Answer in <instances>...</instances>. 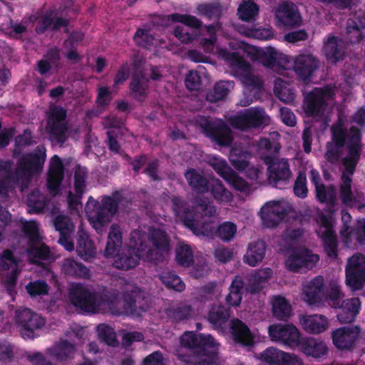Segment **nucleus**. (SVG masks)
Segmentation results:
<instances>
[{
	"label": "nucleus",
	"instance_id": "nucleus-1",
	"mask_svg": "<svg viewBox=\"0 0 365 365\" xmlns=\"http://www.w3.org/2000/svg\"><path fill=\"white\" fill-rule=\"evenodd\" d=\"M147 239L145 232L135 230L130 233L129 246L120 250L123 243L122 232L117 224H113L108 235L105 256L107 258L115 256L113 264L118 269L128 271L133 269L145 255Z\"/></svg>",
	"mask_w": 365,
	"mask_h": 365
},
{
	"label": "nucleus",
	"instance_id": "nucleus-2",
	"mask_svg": "<svg viewBox=\"0 0 365 365\" xmlns=\"http://www.w3.org/2000/svg\"><path fill=\"white\" fill-rule=\"evenodd\" d=\"M45 160L46 153L38 148L19 158L15 170L11 160H0V195L7 194L13 185L27 187L31 178L42 171Z\"/></svg>",
	"mask_w": 365,
	"mask_h": 365
},
{
	"label": "nucleus",
	"instance_id": "nucleus-3",
	"mask_svg": "<svg viewBox=\"0 0 365 365\" xmlns=\"http://www.w3.org/2000/svg\"><path fill=\"white\" fill-rule=\"evenodd\" d=\"M121 199L119 191L113 192L112 196H103L101 204L89 197L86 211L90 223L98 232H102L103 228L110 222L118 210Z\"/></svg>",
	"mask_w": 365,
	"mask_h": 365
},
{
	"label": "nucleus",
	"instance_id": "nucleus-4",
	"mask_svg": "<svg viewBox=\"0 0 365 365\" xmlns=\"http://www.w3.org/2000/svg\"><path fill=\"white\" fill-rule=\"evenodd\" d=\"M184 347L195 349L201 356L207 357L197 361L196 365H213L218 360L219 344L210 334H196L194 331L185 332L181 338Z\"/></svg>",
	"mask_w": 365,
	"mask_h": 365
},
{
	"label": "nucleus",
	"instance_id": "nucleus-5",
	"mask_svg": "<svg viewBox=\"0 0 365 365\" xmlns=\"http://www.w3.org/2000/svg\"><path fill=\"white\" fill-rule=\"evenodd\" d=\"M69 295L71 303L76 307L92 314L99 313L103 305L109 304L111 302L107 296L91 292L80 284L71 288Z\"/></svg>",
	"mask_w": 365,
	"mask_h": 365
},
{
	"label": "nucleus",
	"instance_id": "nucleus-6",
	"mask_svg": "<svg viewBox=\"0 0 365 365\" xmlns=\"http://www.w3.org/2000/svg\"><path fill=\"white\" fill-rule=\"evenodd\" d=\"M171 208L175 216L182 221L184 226L190 230L197 236H206L205 225L200 223L195 218L193 208L183 197L173 196L171 198Z\"/></svg>",
	"mask_w": 365,
	"mask_h": 365
},
{
	"label": "nucleus",
	"instance_id": "nucleus-7",
	"mask_svg": "<svg viewBox=\"0 0 365 365\" xmlns=\"http://www.w3.org/2000/svg\"><path fill=\"white\" fill-rule=\"evenodd\" d=\"M267 117L263 108L251 107L231 115L228 122L235 129L247 131L266 125Z\"/></svg>",
	"mask_w": 365,
	"mask_h": 365
},
{
	"label": "nucleus",
	"instance_id": "nucleus-8",
	"mask_svg": "<svg viewBox=\"0 0 365 365\" xmlns=\"http://www.w3.org/2000/svg\"><path fill=\"white\" fill-rule=\"evenodd\" d=\"M67 111L61 106H55L51 109L46 121V132L50 138L63 145L68 139V126L66 121Z\"/></svg>",
	"mask_w": 365,
	"mask_h": 365
},
{
	"label": "nucleus",
	"instance_id": "nucleus-9",
	"mask_svg": "<svg viewBox=\"0 0 365 365\" xmlns=\"http://www.w3.org/2000/svg\"><path fill=\"white\" fill-rule=\"evenodd\" d=\"M267 165L268 181L278 189H282L288 184L292 177V171L287 160L267 156L264 158Z\"/></svg>",
	"mask_w": 365,
	"mask_h": 365
},
{
	"label": "nucleus",
	"instance_id": "nucleus-10",
	"mask_svg": "<svg viewBox=\"0 0 365 365\" xmlns=\"http://www.w3.org/2000/svg\"><path fill=\"white\" fill-rule=\"evenodd\" d=\"M201 127L205 135L217 145L228 147L232 144L233 141L232 130L223 120L205 119Z\"/></svg>",
	"mask_w": 365,
	"mask_h": 365
},
{
	"label": "nucleus",
	"instance_id": "nucleus-11",
	"mask_svg": "<svg viewBox=\"0 0 365 365\" xmlns=\"http://www.w3.org/2000/svg\"><path fill=\"white\" fill-rule=\"evenodd\" d=\"M15 318L24 339L36 338L35 331L40 329L45 324L44 319L29 308L17 309Z\"/></svg>",
	"mask_w": 365,
	"mask_h": 365
},
{
	"label": "nucleus",
	"instance_id": "nucleus-12",
	"mask_svg": "<svg viewBox=\"0 0 365 365\" xmlns=\"http://www.w3.org/2000/svg\"><path fill=\"white\" fill-rule=\"evenodd\" d=\"M148 248L145 251L147 260L157 262H162L164 254L170 250V239L167 233L161 230H154L147 234Z\"/></svg>",
	"mask_w": 365,
	"mask_h": 365
},
{
	"label": "nucleus",
	"instance_id": "nucleus-13",
	"mask_svg": "<svg viewBox=\"0 0 365 365\" xmlns=\"http://www.w3.org/2000/svg\"><path fill=\"white\" fill-rule=\"evenodd\" d=\"M319 259L318 255H314L306 248L297 247L294 248L285 260L286 268L292 272H301L310 269Z\"/></svg>",
	"mask_w": 365,
	"mask_h": 365
},
{
	"label": "nucleus",
	"instance_id": "nucleus-14",
	"mask_svg": "<svg viewBox=\"0 0 365 365\" xmlns=\"http://www.w3.org/2000/svg\"><path fill=\"white\" fill-rule=\"evenodd\" d=\"M346 282L353 290H359L365 283V256L357 253L349 258L346 266Z\"/></svg>",
	"mask_w": 365,
	"mask_h": 365
},
{
	"label": "nucleus",
	"instance_id": "nucleus-15",
	"mask_svg": "<svg viewBox=\"0 0 365 365\" xmlns=\"http://www.w3.org/2000/svg\"><path fill=\"white\" fill-rule=\"evenodd\" d=\"M360 137L358 133H354L351 138V144L349 146V152L346 157L342 158V165L344 170L341 175L343 183L341 185H351V175L355 172L357 164L361 157V148L359 145Z\"/></svg>",
	"mask_w": 365,
	"mask_h": 365
},
{
	"label": "nucleus",
	"instance_id": "nucleus-16",
	"mask_svg": "<svg viewBox=\"0 0 365 365\" xmlns=\"http://www.w3.org/2000/svg\"><path fill=\"white\" fill-rule=\"evenodd\" d=\"M268 334L272 341H281L291 348L299 344L301 334L298 329L292 324H272L268 328Z\"/></svg>",
	"mask_w": 365,
	"mask_h": 365
},
{
	"label": "nucleus",
	"instance_id": "nucleus-17",
	"mask_svg": "<svg viewBox=\"0 0 365 365\" xmlns=\"http://www.w3.org/2000/svg\"><path fill=\"white\" fill-rule=\"evenodd\" d=\"M18 262L11 250L6 249L0 252V271L9 270L14 267L4 280V287L10 295L16 292L17 279L20 272L17 268Z\"/></svg>",
	"mask_w": 365,
	"mask_h": 365
},
{
	"label": "nucleus",
	"instance_id": "nucleus-18",
	"mask_svg": "<svg viewBox=\"0 0 365 365\" xmlns=\"http://www.w3.org/2000/svg\"><path fill=\"white\" fill-rule=\"evenodd\" d=\"M345 118L339 115L337 120L333 123L330 128L331 134V142L341 146H344L346 143L347 147V153L349 152V146L351 144V138L354 133H358L360 137V142L359 145L362 151V134L361 130L354 125L349 128V130L344 125Z\"/></svg>",
	"mask_w": 365,
	"mask_h": 365
},
{
	"label": "nucleus",
	"instance_id": "nucleus-19",
	"mask_svg": "<svg viewBox=\"0 0 365 365\" xmlns=\"http://www.w3.org/2000/svg\"><path fill=\"white\" fill-rule=\"evenodd\" d=\"M360 329L358 327H343L331 332L333 344L341 351H352L359 339Z\"/></svg>",
	"mask_w": 365,
	"mask_h": 365
},
{
	"label": "nucleus",
	"instance_id": "nucleus-20",
	"mask_svg": "<svg viewBox=\"0 0 365 365\" xmlns=\"http://www.w3.org/2000/svg\"><path fill=\"white\" fill-rule=\"evenodd\" d=\"M277 25L286 28H294L300 25L301 16L292 2H284L280 4L275 12Z\"/></svg>",
	"mask_w": 365,
	"mask_h": 365
},
{
	"label": "nucleus",
	"instance_id": "nucleus-21",
	"mask_svg": "<svg viewBox=\"0 0 365 365\" xmlns=\"http://www.w3.org/2000/svg\"><path fill=\"white\" fill-rule=\"evenodd\" d=\"M64 178V167L62 160L57 155H53L50 162L47 178V188L51 194L56 195Z\"/></svg>",
	"mask_w": 365,
	"mask_h": 365
},
{
	"label": "nucleus",
	"instance_id": "nucleus-22",
	"mask_svg": "<svg viewBox=\"0 0 365 365\" xmlns=\"http://www.w3.org/2000/svg\"><path fill=\"white\" fill-rule=\"evenodd\" d=\"M361 302L358 297L343 299L336 307V317L341 324H349L355 321L361 309Z\"/></svg>",
	"mask_w": 365,
	"mask_h": 365
},
{
	"label": "nucleus",
	"instance_id": "nucleus-23",
	"mask_svg": "<svg viewBox=\"0 0 365 365\" xmlns=\"http://www.w3.org/2000/svg\"><path fill=\"white\" fill-rule=\"evenodd\" d=\"M287 215V209L278 202L267 203L260 212L263 225L269 228L277 226Z\"/></svg>",
	"mask_w": 365,
	"mask_h": 365
},
{
	"label": "nucleus",
	"instance_id": "nucleus-24",
	"mask_svg": "<svg viewBox=\"0 0 365 365\" xmlns=\"http://www.w3.org/2000/svg\"><path fill=\"white\" fill-rule=\"evenodd\" d=\"M184 177L193 192L197 195L208 193L211 179L207 178L202 170L189 168L185 171Z\"/></svg>",
	"mask_w": 365,
	"mask_h": 365
},
{
	"label": "nucleus",
	"instance_id": "nucleus-25",
	"mask_svg": "<svg viewBox=\"0 0 365 365\" xmlns=\"http://www.w3.org/2000/svg\"><path fill=\"white\" fill-rule=\"evenodd\" d=\"M317 68V60L311 54H299L294 59V71L304 82L312 77Z\"/></svg>",
	"mask_w": 365,
	"mask_h": 365
},
{
	"label": "nucleus",
	"instance_id": "nucleus-26",
	"mask_svg": "<svg viewBox=\"0 0 365 365\" xmlns=\"http://www.w3.org/2000/svg\"><path fill=\"white\" fill-rule=\"evenodd\" d=\"M344 297V294L337 282L331 281L329 285L325 287L324 278L321 276V304H327L331 308L335 309L339 307Z\"/></svg>",
	"mask_w": 365,
	"mask_h": 365
},
{
	"label": "nucleus",
	"instance_id": "nucleus-27",
	"mask_svg": "<svg viewBox=\"0 0 365 365\" xmlns=\"http://www.w3.org/2000/svg\"><path fill=\"white\" fill-rule=\"evenodd\" d=\"M256 56L264 66L269 68H284V64L287 62L286 56L278 53L272 47L258 49L256 52Z\"/></svg>",
	"mask_w": 365,
	"mask_h": 365
},
{
	"label": "nucleus",
	"instance_id": "nucleus-28",
	"mask_svg": "<svg viewBox=\"0 0 365 365\" xmlns=\"http://www.w3.org/2000/svg\"><path fill=\"white\" fill-rule=\"evenodd\" d=\"M76 250L77 255L86 261L94 258L96 254L93 242L83 228H80L76 235Z\"/></svg>",
	"mask_w": 365,
	"mask_h": 365
},
{
	"label": "nucleus",
	"instance_id": "nucleus-29",
	"mask_svg": "<svg viewBox=\"0 0 365 365\" xmlns=\"http://www.w3.org/2000/svg\"><path fill=\"white\" fill-rule=\"evenodd\" d=\"M231 334L235 342L244 346H252L254 337L247 325L236 318L231 321Z\"/></svg>",
	"mask_w": 365,
	"mask_h": 365
},
{
	"label": "nucleus",
	"instance_id": "nucleus-30",
	"mask_svg": "<svg viewBox=\"0 0 365 365\" xmlns=\"http://www.w3.org/2000/svg\"><path fill=\"white\" fill-rule=\"evenodd\" d=\"M324 54L329 62L336 64L343 61L345 56V48L343 42L337 36L330 37L324 46Z\"/></svg>",
	"mask_w": 365,
	"mask_h": 365
},
{
	"label": "nucleus",
	"instance_id": "nucleus-31",
	"mask_svg": "<svg viewBox=\"0 0 365 365\" xmlns=\"http://www.w3.org/2000/svg\"><path fill=\"white\" fill-rule=\"evenodd\" d=\"M68 25V21L62 17L53 18L51 13H46L38 20L35 31L38 34H44L48 29L58 31Z\"/></svg>",
	"mask_w": 365,
	"mask_h": 365
},
{
	"label": "nucleus",
	"instance_id": "nucleus-32",
	"mask_svg": "<svg viewBox=\"0 0 365 365\" xmlns=\"http://www.w3.org/2000/svg\"><path fill=\"white\" fill-rule=\"evenodd\" d=\"M272 273L270 268L255 272L250 276L248 283L245 287V290L252 294L259 293L262 289L264 284L271 278Z\"/></svg>",
	"mask_w": 365,
	"mask_h": 365
},
{
	"label": "nucleus",
	"instance_id": "nucleus-33",
	"mask_svg": "<svg viewBox=\"0 0 365 365\" xmlns=\"http://www.w3.org/2000/svg\"><path fill=\"white\" fill-rule=\"evenodd\" d=\"M230 317V308L224 305H215L209 311L207 319L215 329H223Z\"/></svg>",
	"mask_w": 365,
	"mask_h": 365
},
{
	"label": "nucleus",
	"instance_id": "nucleus-34",
	"mask_svg": "<svg viewBox=\"0 0 365 365\" xmlns=\"http://www.w3.org/2000/svg\"><path fill=\"white\" fill-rule=\"evenodd\" d=\"M148 81L144 80V74H133L130 83V96L136 101L143 102L148 96Z\"/></svg>",
	"mask_w": 365,
	"mask_h": 365
},
{
	"label": "nucleus",
	"instance_id": "nucleus-35",
	"mask_svg": "<svg viewBox=\"0 0 365 365\" xmlns=\"http://www.w3.org/2000/svg\"><path fill=\"white\" fill-rule=\"evenodd\" d=\"M208 193L220 204H226L233 200L232 193L227 190L221 180L217 178H212L209 186Z\"/></svg>",
	"mask_w": 365,
	"mask_h": 365
},
{
	"label": "nucleus",
	"instance_id": "nucleus-36",
	"mask_svg": "<svg viewBox=\"0 0 365 365\" xmlns=\"http://www.w3.org/2000/svg\"><path fill=\"white\" fill-rule=\"evenodd\" d=\"M266 244L263 240H257L250 243L245 256V261L250 266L255 267L262 261L264 257Z\"/></svg>",
	"mask_w": 365,
	"mask_h": 365
},
{
	"label": "nucleus",
	"instance_id": "nucleus-37",
	"mask_svg": "<svg viewBox=\"0 0 365 365\" xmlns=\"http://www.w3.org/2000/svg\"><path fill=\"white\" fill-rule=\"evenodd\" d=\"M245 282L241 277L236 276L232 280L230 287L229 293L225 297L227 305L234 307L240 306L242 299Z\"/></svg>",
	"mask_w": 365,
	"mask_h": 365
},
{
	"label": "nucleus",
	"instance_id": "nucleus-38",
	"mask_svg": "<svg viewBox=\"0 0 365 365\" xmlns=\"http://www.w3.org/2000/svg\"><path fill=\"white\" fill-rule=\"evenodd\" d=\"M235 83L232 81H220L215 84L213 90L207 93L206 98L211 103L222 101L233 89Z\"/></svg>",
	"mask_w": 365,
	"mask_h": 365
},
{
	"label": "nucleus",
	"instance_id": "nucleus-39",
	"mask_svg": "<svg viewBox=\"0 0 365 365\" xmlns=\"http://www.w3.org/2000/svg\"><path fill=\"white\" fill-rule=\"evenodd\" d=\"M63 272L70 277L88 279L90 270L82 263L73 259H66L63 264Z\"/></svg>",
	"mask_w": 365,
	"mask_h": 365
},
{
	"label": "nucleus",
	"instance_id": "nucleus-40",
	"mask_svg": "<svg viewBox=\"0 0 365 365\" xmlns=\"http://www.w3.org/2000/svg\"><path fill=\"white\" fill-rule=\"evenodd\" d=\"M321 240L323 242L324 252L331 259L338 258V240L335 232L331 230H324L321 234Z\"/></svg>",
	"mask_w": 365,
	"mask_h": 365
},
{
	"label": "nucleus",
	"instance_id": "nucleus-41",
	"mask_svg": "<svg viewBox=\"0 0 365 365\" xmlns=\"http://www.w3.org/2000/svg\"><path fill=\"white\" fill-rule=\"evenodd\" d=\"M304 101V110L308 116L319 115V87H315L306 93Z\"/></svg>",
	"mask_w": 365,
	"mask_h": 365
},
{
	"label": "nucleus",
	"instance_id": "nucleus-42",
	"mask_svg": "<svg viewBox=\"0 0 365 365\" xmlns=\"http://www.w3.org/2000/svg\"><path fill=\"white\" fill-rule=\"evenodd\" d=\"M144 298L141 297L139 294L126 293L123 296V307L126 312L132 314H138L139 312H144L146 311L148 306L146 302L141 304L138 300Z\"/></svg>",
	"mask_w": 365,
	"mask_h": 365
},
{
	"label": "nucleus",
	"instance_id": "nucleus-43",
	"mask_svg": "<svg viewBox=\"0 0 365 365\" xmlns=\"http://www.w3.org/2000/svg\"><path fill=\"white\" fill-rule=\"evenodd\" d=\"M365 29V22L362 23L361 19H349L346 22V38L351 44L360 43L363 39L361 30Z\"/></svg>",
	"mask_w": 365,
	"mask_h": 365
},
{
	"label": "nucleus",
	"instance_id": "nucleus-44",
	"mask_svg": "<svg viewBox=\"0 0 365 365\" xmlns=\"http://www.w3.org/2000/svg\"><path fill=\"white\" fill-rule=\"evenodd\" d=\"M168 21L178 22L184 26L189 27L192 31H199L202 26V21L195 16L190 14H182L179 13H173L165 17Z\"/></svg>",
	"mask_w": 365,
	"mask_h": 365
},
{
	"label": "nucleus",
	"instance_id": "nucleus-45",
	"mask_svg": "<svg viewBox=\"0 0 365 365\" xmlns=\"http://www.w3.org/2000/svg\"><path fill=\"white\" fill-rule=\"evenodd\" d=\"M272 304V314L278 319L284 320L291 316L292 307L284 297H274Z\"/></svg>",
	"mask_w": 365,
	"mask_h": 365
},
{
	"label": "nucleus",
	"instance_id": "nucleus-46",
	"mask_svg": "<svg viewBox=\"0 0 365 365\" xmlns=\"http://www.w3.org/2000/svg\"><path fill=\"white\" fill-rule=\"evenodd\" d=\"M75 345L68 340H62L49 349V353L58 361H65L75 352Z\"/></svg>",
	"mask_w": 365,
	"mask_h": 365
},
{
	"label": "nucleus",
	"instance_id": "nucleus-47",
	"mask_svg": "<svg viewBox=\"0 0 365 365\" xmlns=\"http://www.w3.org/2000/svg\"><path fill=\"white\" fill-rule=\"evenodd\" d=\"M302 299L309 305H313L319 302V275L304 285L302 292Z\"/></svg>",
	"mask_w": 365,
	"mask_h": 365
},
{
	"label": "nucleus",
	"instance_id": "nucleus-48",
	"mask_svg": "<svg viewBox=\"0 0 365 365\" xmlns=\"http://www.w3.org/2000/svg\"><path fill=\"white\" fill-rule=\"evenodd\" d=\"M175 260L183 267H190L194 264L193 253L190 245H181L176 249Z\"/></svg>",
	"mask_w": 365,
	"mask_h": 365
},
{
	"label": "nucleus",
	"instance_id": "nucleus-49",
	"mask_svg": "<svg viewBox=\"0 0 365 365\" xmlns=\"http://www.w3.org/2000/svg\"><path fill=\"white\" fill-rule=\"evenodd\" d=\"M237 11L241 20L250 21L258 15L259 6L253 1H245L239 6Z\"/></svg>",
	"mask_w": 365,
	"mask_h": 365
},
{
	"label": "nucleus",
	"instance_id": "nucleus-50",
	"mask_svg": "<svg viewBox=\"0 0 365 365\" xmlns=\"http://www.w3.org/2000/svg\"><path fill=\"white\" fill-rule=\"evenodd\" d=\"M163 284L168 289H173L177 292H182L185 289V284L181 278L172 272H165L160 277Z\"/></svg>",
	"mask_w": 365,
	"mask_h": 365
},
{
	"label": "nucleus",
	"instance_id": "nucleus-51",
	"mask_svg": "<svg viewBox=\"0 0 365 365\" xmlns=\"http://www.w3.org/2000/svg\"><path fill=\"white\" fill-rule=\"evenodd\" d=\"M98 337L101 341L110 346H116L118 341L116 339V334L114 329L110 326L101 324L97 327Z\"/></svg>",
	"mask_w": 365,
	"mask_h": 365
},
{
	"label": "nucleus",
	"instance_id": "nucleus-52",
	"mask_svg": "<svg viewBox=\"0 0 365 365\" xmlns=\"http://www.w3.org/2000/svg\"><path fill=\"white\" fill-rule=\"evenodd\" d=\"M237 233V225L232 222H224L220 224L215 232L216 236L223 242H229Z\"/></svg>",
	"mask_w": 365,
	"mask_h": 365
},
{
	"label": "nucleus",
	"instance_id": "nucleus-53",
	"mask_svg": "<svg viewBox=\"0 0 365 365\" xmlns=\"http://www.w3.org/2000/svg\"><path fill=\"white\" fill-rule=\"evenodd\" d=\"M173 34L182 43H189L198 39L200 31H192L189 28L178 25L174 29Z\"/></svg>",
	"mask_w": 365,
	"mask_h": 365
},
{
	"label": "nucleus",
	"instance_id": "nucleus-54",
	"mask_svg": "<svg viewBox=\"0 0 365 365\" xmlns=\"http://www.w3.org/2000/svg\"><path fill=\"white\" fill-rule=\"evenodd\" d=\"M197 10L208 19H218L222 14V6L219 3L201 4L197 6Z\"/></svg>",
	"mask_w": 365,
	"mask_h": 365
},
{
	"label": "nucleus",
	"instance_id": "nucleus-55",
	"mask_svg": "<svg viewBox=\"0 0 365 365\" xmlns=\"http://www.w3.org/2000/svg\"><path fill=\"white\" fill-rule=\"evenodd\" d=\"M27 205L29 212L38 214L43 211L46 203L38 190L31 192L27 197Z\"/></svg>",
	"mask_w": 365,
	"mask_h": 365
},
{
	"label": "nucleus",
	"instance_id": "nucleus-56",
	"mask_svg": "<svg viewBox=\"0 0 365 365\" xmlns=\"http://www.w3.org/2000/svg\"><path fill=\"white\" fill-rule=\"evenodd\" d=\"M299 322L303 329L309 334L319 333V317L314 315H302L299 317Z\"/></svg>",
	"mask_w": 365,
	"mask_h": 365
},
{
	"label": "nucleus",
	"instance_id": "nucleus-57",
	"mask_svg": "<svg viewBox=\"0 0 365 365\" xmlns=\"http://www.w3.org/2000/svg\"><path fill=\"white\" fill-rule=\"evenodd\" d=\"M209 165L224 180H226L233 170L227 161L221 158L213 157L210 159Z\"/></svg>",
	"mask_w": 365,
	"mask_h": 365
},
{
	"label": "nucleus",
	"instance_id": "nucleus-58",
	"mask_svg": "<svg viewBox=\"0 0 365 365\" xmlns=\"http://www.w3.org/2000/svg\"><path fill=\"white\" fill-rule=\"evenodd\" d=\"M236 190L246 194H250L252 187L244 178L239 176L234 170L225 180Z\"/></svg>",
	"mask_w": 365,
	"mask_h": 365
},
{
	"label": "nucleus",
	"instance_id": "nucleus-59",
	"mask_svg": "<svg viewBox=\"0 0 365 365\" xmlns=\"http://www.w3.org/2000/svg\"><path fill=\"white\" fill-rule=\"evenodd\" d=\"M297 346H300L302 351L307 356L319 357V344L312 338H302L300 336L299 342Z\"/></svg>",
	"mask_w": 365,
	"mask_h": 365
},
{
	"label": "nucleus",
	"instance_id": "nucleus-60",
	"mask_svg": "<svg viewBox=\"0 0 365 365\" xmlns=\"http://www.w3.org/2000/svg\"><path fill=\"white\" fill-rule=\"evenodd\" d=\"M22 231L28 238L29 245H37L40 242L38 224L35 221L26 222L23 224Z\"/></svg>",
	"mask_w": 365,
	"mask_h": 365
},
{
	"label": "nucleus",
	"instance_id": "nucleus-61",
	"mask_svg": "<svg viewBox=\"0 0 365 365\" xmlns=\"http://www.w3.org/2000/svg\"><path fill=\"white\" fill-rule=\"evenodd\" d=\"M192 309L190 306L182 305L178 307H173L167 310V314L169 318L173 321L178 322L184 319H188L190 316Z\"/></svg>",
	"mask_w": 365,
	"mask_h": 365
},
{
	"label": "nucleus",
	"instance_id": "nucleus-62",
	"mask_svg": "<svg viewBox=\"0 0 365 365\" xmlns=\"http://www.w3.org/2000/svg\"><path fill=\"white\" fill-rule=\"evenodd\" d=\"M283 355V351L274 347H269L261 354L260 359L269 365H279Z\"/></svg>",
	"mask_w": 365,
	"mask_h": 365
},
{
	"label": "nucleus",
	"instance_id": "nucleus-63",
	"mask_svg": "<svg viewBox=\"0 0 365 365\" xmlns=\"http://www.w3.org/2000/svg\"><path fill=\"white\" fill-rule=\"evenodd\" d=\"M26 289L29 294L32 297L46 295L48 292V284L41 279L29 282L26 285Z\"/></svg>",
	"mask_w": 365,
	"mask_h": 365
},
{
	"label": "nucleus",
	"instance_id": "nucleus-64",
	"mask_svg": "<svg viewBox=\"0 0 365 365\" xmlns=\"http://www.w3.org/2000/svg\"><path fill=\"white\" fill-rule=\"evenodd\" d=\"M293 192L297 197L301 199H304L307 197L308 188L305 173L299 172L294 181Z\"/></svg>",
	"mask_w": 365,
	"mask_h": 365
}]
</instances>
